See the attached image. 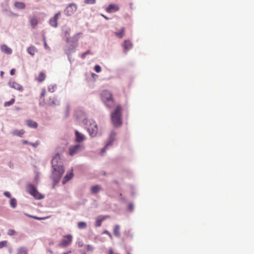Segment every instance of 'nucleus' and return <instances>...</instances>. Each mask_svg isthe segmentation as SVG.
Returning <instances> with one entry per match:
<instances>
[{"mask_svg":"<svg viewBox=\"0 0 254 254\" xmlns=\"http://www.w3.org/2000/svg\"><path fill=\"white\" fill-rule=\"evenodd\" d=\"M52 167L54 172L53 175L54 176V182L56 183L59 182L64 172V167L62 164L61 158L59 154H57L53 157L52 161Z\"/></svg>","mask_w":254,"mask_h":254,"instance_id":"1","label":"nucleus"},{"mask_svg":"<svg viewBox=\"0 0 254 254\" xmlns=\"http://www.w3.org/2000/svg\"><path fill=\"white\" fill-rule=\"evenodd\" d=\"M122 107L121 105H118L116 106V109L111 113V120L113 125L115 127H120L122 124Z\"/></svg>","mask_w":254,"mask_h":254,"instance_id":"2","label":"nucleus"},{"mask_svg":"<svg viewBox=\"0 0 254 254\" xmlns=\"http://www.w3.org/2000/svg\"><path fill=\"white\" fill-rule=\"evenodd\" d=\"M101 98L103 102L108 108H112L114 105V100L111 92L104 90L101 93Z\"/></svg>","mask_w":254,"mask_h":254,"instance_id":"3","label":"nucleus"},{"mask_svg":"<svg viewBox=\"0 0 254 254\" xmlns=\"http://www.w3.org/2000/svg\"><path fill=\"white\" fill-rule=\"evenodd\" d=\"M83 123L84 124L87 125L88 123H89V125L88 127V131L89 133V134L91 136L94 137L95 136L98 132V128L97 125L95 123V122L92 121H89L87 119H84L83 121Z\"/></svg>","mask_w":254,"mask_h":254,"instance_id":"4","label":"nucleus"},{"mask_svg":"<svg viewBox=\"0 0 254 254\" xmlns=\"http://www.w3.org/2000/svg\"><path fill=\"white\" fill-rule=\"evenodd\" d=\"M73 236L71 234L64 236L60 241L59 246L61 248H65L70 246L72 242Z\"/></svg>","mask_w":254,"mask_h":254,"instance_id":"5","label":"nucleus"},{"mask_svg":"<svg viewBox=\"0 0 254 254\" xmlns=\"http://www.w3.org/2000/svg\"><path fill=\"white\" fill-rule=\"evenodd\" d=\"M26 188L28 192L35 199H41L44 198V196L38 191L33 185L29 184L27 185Z\"/></svg>","mask_w":254,"mask_h":254,"instance_id":"6","label":"nucleus"},{"mask_svg":"<svg viewBox=\"0 0 254 254\" xmlns=\"http://www.w3.org/2000/svg\"><path fill=\"white\" fill-rule=\"evenodd\" d=\"M77 6L75 3L69 4L64 10V13L67 16L72 15L77 10Z\"/></svg>","mask_w":254,"mask_h":254,"instance_id":"7","label":"nucleus"},{"mask_svg":"<svg viewBox=\"0 0 254 254\" xmlns=\"http://www.w3.org/2000/svg\"><path fill=\"white\" fill-rule=\"evenodd\" d=\"M83 148V147L80 144H76L74 146H71L69 148V155L70 156H73L80 152Z\"/></svg>","mask_w":254,"mask_h":254,"instance_id":"8","label":"nucleus"},{"mask_svg":"<svg viewBox=\"0 0 254 254\" xmlns=\"http://www.w3.org/2000/svg\"><path fill=\"white\" fill-rule=\"evenodd\" d=\"M60 15L61 12H58L54 16V17L50 19L49 23L52 26L56 27L58 26V20Z\"/></svg>","mask_w":254,"mask_h":254,"instance_id":"9","label":"nucleus"},{"mask_svg":"<svg viewBox=\"0 0 254 254\" xmlns=\"http://www.w3.org/2000/svg\"><path fill=\"white\" fill-rule=\"evenodd\" d=\"M29 19L32 28H35L39 23V18L36 16H32L29 17Z\"/></svg>","mask_w":254,"mask_h":254,"instance_id":"10","label":"nucleus"},{"mask_svg":"<svg viewBox=\"0 0 254 254\" xmlns=\"http://www.w3.org/2000/svg\"><path fill=\"white\" fill-rule=\"evenodd\" d=\"M110 218V216L109 215H100L98 216L96 219V222H95V226L96 227H99L101 226L102 224V222L104 221L105 219Z\"/></svg>","mask_w":254,"mask_h":254,"instance_id":"11","label":"nucleus"},{"mask_svg":"<svg viewBox=\"0 0 254 254\" xmlns=\"http://www.w3.org/2000/svg\"><path fill=\"white\" fill-rule=\"evenodd\" d=\"M120 9V7L117 4H110L108 7L106 8V11L108 13H112L118 11Z\"/></svg>","mask_w":254,"mask_h":254,"instance_id":"12","label":"nucleus"},{"mask_svg":"<svg viewBox=\"0 0 254 254\" xmlns=\"http://www.w3.org/2000/svg\"><path fill=\"white\" fill-rule=\"evenodd\" d=\"M75 141L77 142H81L85 140V136L80 133L78 131L75 130Z\"/></svg>","mask_w":254,"mask_h":254,"instance_id":"13","label":"nucleus"},{"mask_svg":"<svg viewBox=\"0 0 254 254\" xmlns=\"http://www.w3.org/2000/svg\"><path fill=\"white\" fill-rule=\"evenodd\" d=\"M9 86L16 90H17L19 91H23V87L22 86L20 85L19 84L17 83L16 82H11L9 83Z\"/></svg>","mask_w":254,"mask_h":254,"instance_id":"14","label":"nucleus"},{"mask_svg":"<svg viewBox=\"0 0 254 254\" xmlns=\"http://www.w3.org/2000/svg\"><path fill=\"white\" fill-rule=\"evenodd\" d=\"M26 125L28 126L29 127L36 128L38 125L37 123L32 120H28L26 121Z\"/></svg>","mask_w":254,"mask_h":254,"instance_id":"15","label":"nucleus"},{"mask_svg":"<svg viewBox=\"0 0 254 254\" xmlns=\"http://www.w3.org/2000/svg\"><path fill=\"white\" fill-rule=\"evenodd\" d=\"M47 104L49 106H54L58 105V101L54 97H50L47 102Z\"/></svg>","mask_w":254,"mask_h":254,"instance_id":"16","label":"nucleus"},{"mask_svg":"<svg viewBox=\"0 0 254 254\" xmlns=\"http://www.w3.org/2000/svg\"><path fill=\"white\" fill-rule=\"evenodd\" d=\"M46 78V74L43 72H40L39 75L36 77V80L39 82H43Z\"/></svg>","mask_w":254,"mask_h":254,"instance_id":"17","label":"nucleus"},{"mask_svg":"<svg viewBox=\"0 0 254 254\" xmlns=\"http://www.w3.org/2000/svg\"><path fill=\"white\" fill-rule=\"evenodd\" d=\"M113 232L115 236L119 237L120 236V226L118 225L114 226Z\"/></svg>","mask_w":254,"mask_h":254,"instance_id":"18","label":"nucleus"},{"mask_svg":"<svg viewBox=\"0 0 254 254\" xmlns=\"http://www.w3.org/2000/svg\"><path fill=\"white\" fill-rule=\"evenodd\" d=\"M115 34L118 38H122L125 35V28L122 27L119 32H115Z\"/></svg>","mask_w":254,"mask_h":254,"instance_id":"19","label":"nucleus"},{"mask_svg":"<svg viewBox=\"0 0 254 254\" xmlns=\"http://www.w3.org/2000/svg\"><path fill=\"white\" fill-rule=\"evenodd\" d=\"M24 133L25 131L22 129L20 130L16 129L13 131L12 134L13 135L21 137L24 134Z\"/></svg>","mask_w":254,"mask_h":254,"instance_id":"20","label":"nucleus"},{"mask_svg":"<svg viewBox=\"0 0 254 254\" xmlns=\"http://www.w3.org/2000/svg\"><path fill=\"white\" fill-rule=\"evenodd\" d=\"M101 190V188L99 185H95L91 188V192L93 194L98 193Z\"/></svg>","mask_w":254,"mask_h":254,"instance_id":"21","label":"nucleus"},{"mask_svg":"<svg viewBox=\"0 0 254 254\" xmlns=\"http://www.w3.org/2000/svg\"><path fill=\"white\" fill-rule=\"evenodd\" d=\"M73 176V175L72 172H70L68 174L66 175L64 177V180H63V183L64 184H65L67 182H68L72 178Z\"/></svg>","mask_w":254,"mask_h":254,"instance_id":"22","label":"nucleus"},{"mask_svg":"<svg viewBox=\"0 0 254 254\" xmlns=\"http://www.w3.org/2000/svg\"><path fill=\"white\" fill-rule=\"evenodd\" d=\"M15 7L18 9H24L25 8V4L22 2L16 1L14 3Z\"/></svg>","mask_w":254,"mask_h":254,"instance_id":"23","label":"nucleus"},{"mask_svg":"<svg viewBox=\"0 0 254 254\" xmlns=\"http://www.w3.org/2000/svg\"><path fill=\"white\" fill-rule=\"evenodd\" d=\"M17 254H29L28 250L25 248H20L18 250Z\"/></svg>","mask_w":254,"mask_h":254,"instance_id":"24","label":"nucleus"},{"mask_svg":"<svg viewBox=\"0 0 254 254\" xmlns=\"http://www.w3.org/2000/svg\"><path fill=\"white\" fill-rule=\"evenodd\" d=\"M132 46V44L129 40H126L124 42V44H123L124 48H130Z\"/></svg>","mask_w":254,"mask_h":254,"instance_id":"25","label":"nucleus"},{"mask_svg":"<svg viewBox=\"0 0 254 254\" xmlns=\"http://www.w3.org/2000/svg\"><path fill=\"white\" fill-rule=\"evenodd\" d=\"M10 205L11 207L15 208L17 205V201L15 198H12L10 200Z\"/></svg>","mask_w":254,"mask_h":254,"instance_id":"26","label":"nucleus"},{"mask_svg":"<svg viewBox=\"0 0 254 254\" xmlns=\"http://www.w3.org/2000/svg\"><path fill=\"white\" fill-rule=\"evenodd\" d=\"M15 102V99L12 98L9 101L5 102L4 104L5 107L10 106L14 104Z\"/></svg>","mask_w":254,"mask_h":254,"instance_id":"27","label":"nucleus"},{"mask_svg":"<svg viewBox=\"0 0 254 254\" xmlns=\"http://www.w3.org/2000/svg\"><path fill=\"white\" fill-rule=\"evenodd\" d=\"M77 226L79 229H84L87 227V224L84 222H79L77 224Z\"/></svg>","mask_w":254,"mask_h":254,"instance_id":"28","label":"nucleus"},{"mask_svg":"<svg viewBox=\"0 0 254 254\" xmlns=\"http://www.w3.org/2000/svg\"><path fill=\"white\" fill-rule=\"evenodd\" d=\"M124 234L125 235L126 238H131L133 237L132 234L130 233V232L129 231H125L124 232Z\"/></svg>","mask_w":254,"mask_h":254,"instance_id":"29","label":"nucleus"},{"mask_svg":"<svg viewBox=\"0 0 254 254\" xmlns=\"http://www.w3.org/2000/svg\"><path fill=\"white\" fill-rule=\"evenodd\" d=\"M96 0H84V2L87 4H92L95 3Z\"/></svg>","mask_w":254,"mask_h":254,"instance_id":"30","label":"nucleus"},{"mask_svg":"<svg viewBox=\"0 0 254 254\" xmlns=\"http://www.w3.org/2000/svg\"><path fill=\"white\" fill-rule=\"evenodd\" d=\"M7 242L6 241H3L0 242V249L5 247L7 246Z\"/></svg>","mask_w":254,"mask_h":254,"instance_id":"31","label":"nucleus"},{"mask_svg":"<svg viewBox=\"0 0 254 254\" xmlns=\"http://www.w3.org/2000/svg\"><path fill=\"white\" fill-rule=\"evenodd\" d=\"M2 51L6 54H10L12 53L11 49H2Z\"/></svg>","mask_w":254,"mask_h":254,"instance_id":"32","label":"nucleus"},{"mask_svg":"<svg viewBox=\"0 0 254 254\" xmlns=\"http://www.w3.org/2000/svg\"><path fill=\"white\" fill-rule=\"evenodd\" d=\"M27 50L28 53L32 56L34 55L36 52V49H28Z\"/></svg>","mask_w":254,"mask_h":254,"instance_id":"33","label":"nucleus"},{"mask_svg":"<svg viewBox=\"0 0 254 254\" xmlns=\"http://www.w3.org/2000/svg\"><path fill=\"white\" fill-rule=\"evenodd\" d=\"M94 70L96 72H100L101 71V68L99 65H96L94 66Z\"/></svg>","mask_w":254,"mask_h":254,"instance_id":"34","label":"nucleus"},{"mask_svg":"<svg viewBox=\"0 0 254 254\" xmlns=\"http://www.w3.org/2000/svg\"><path fill=\"white\" fill-rule=\"evenodd\" d=\"M111 144H112V141H110V142H109L108 143H107L106 144V145L105 147L104 148H102V150H101V154L104 153L105 152V151H106V148H107V147L108 146H109V145H111Z\"/></svg>","mask_w":254,"mask_h":254,"instance_id":"35","label":"nucleus"},{"mask_svg":"<svg viewBox=\"0 0 254 254\" xmlns=\"http://www.w3.org/2000/svg\"><path fill=\"white\" fill-rule=\"evenodd\" d=\"M7 234L10 236L13 235L15 234V231L13 229H9L8 231Z\"/></svg>","mask_w":254,"mask_h":254,"instance_id":"36","label":"nucleus"},{"mask_svg":"<svg viewBox=\"0 0 254 254\" xmlns=\"http://www.w3.org/2000/svg\"><path fill=\"white\" fill-rule=\"evenodd\" d=\"M46 90L45 89H43L42 90V93L41 94V96H40L41 98L42 97H44L45 96V95H46Z\"/></svg>","mask_w":254,"mask_h":254,"instance_id":"37","label":"nucleus"},{"mask_svg":"<svg viewBox=\"0 0 254 254\" xmlns=\"http://www.w3.org/2000/svg\"><path fill=\"white\" fill-rule=\"evenodd\" d=\"M4 195L6 197H8V198L10 197V196H11V194H10V192L8 191H5L4 192Z\"/></svg>","mask_w":254,"mask_h":254,"instance_id":"38","label":"nucleus"},{"mask_svg":"<svg viewBox=\"0 0 254 254\" xmlns=\"http://www.w3.org/2000/svg\"><path fill=\"white\" fill-rule=\"evenodd\" d=\"M27 216L33 218L34 219H36V220H41V219H42V218L38 217L37 216H31L30 215H27Z\"/></svg>","mask_w":254,"mask_h":254,"instance_id":"39","label":"nucleus"},{"mask_svg":"<svg viewBox=\"0 0 254 254\" xmlns=\"http://www.w3.org/2000/svg\"><path fill=\"white\" fill-rule=\"evenodd\" d=\"M104 233L108 235L111 238H112L111 234L109 231L105 230L104 231Z\"/></svg>","mask_w":254,"mask_h":254,"instance_id":"40","label":"nucleus"},{"mask_svg":"<svg viewBox=\"0 0 254 254\" xmlns=\"http://www.w3.org/2000/svg\"><path fill=\"white\" fill-rule=\"evenodd\" d=\"M39 144V143L38 142H36L35 143H30V145L33 146L34 147H36Z\"/></svg>","mask_w":254,"mask_h":254,"instance_id":"41","label":"nucleus"},{"mask_svg":"<svg viewBox=\"0 0 254 254\" xmlns=\"http://www.w3.org/2000/svg\"><path fill=\"white\" fill-rule=\"evenodd\" d=\"M15 70L13 68L11 69L10 71V73L11 75H13L15 74Z\"/></svg>","mask_w":254,"mask_h":254,"instance_id":"42","label":"nucleus"},{"mask_svg":"<svg viewBox=\"0 0 254 254\" xmlns=\"http://www.w3.org/2000/svg\"><path fill=\"white\" fill-rule=\"evenodd\" d=\"M89 53V51H88L87 52H86V53H85L82 54V55H81V58H82V59H84V58H85V57L87 53Z\"/></svg>","mask_w":254,"mask_h":254,"instance_id":"43","label":"nucleus"},{"mask_svg":"<svg viewBox=\"0 0 254 254\" xmlns=\"http://www.w3.org/2000/svg\"><path fill=\"white\" fill-rule=\"evenodd\" d=\"M133 205L132 204H130L129 205H128V209L130 210H132L133 209Z\"/></svg>","mask_w":254,"mask_h":254,"instance_id":"44","label":"nucleus"},{"mask_svg":"<svg viewBox=\"0 0 254 254\" xmlns=\"http://www.w3.org/2000/svg\"><path fill=\"white\" fill-rule=\"evenodd\" d=\"M22 143H23V144H29V145H30V142H28V141H27V140H22Z\"/></svg>","mask_w":254,"mask_h":254,"instance_id":"45","label":"nucleus"},{"mask_svg":"<svg viewBox=\"0 0 254 254\" xmlns=\"http://www.w3.org/2000/svg\"><path fill=\"white\" fill-rule=\"evenodd\" d=\"M70 253H71V251H66L65 252L63 253V254H69Z\"/></svg>","mask_w":254,"mask_h":254,"instance_id":"46","label":"nucleus"},{"mask_svg":"<svg viewBox=\"0 0 254 254\" xmlns=\"http://www.w3.org/2000/svg\"><path fill=\"white\" fill-rule=\"evenodd\" d=\"M109 254H114V251L112 249H110L109 251Z\"/></svg>","mask_w":254,"mask_h":254,"instance_id":"47","label":"nucleus"},{"mask_svg":"<svg viewBox=\"0 0 254 254\" xmlns=\"http://www.w3.org/2000/svg\"><path fill=\"white\" fill-rule=\"evenodd\" d=\"M115 135H116V134H115V132H112L111 133V136H112V135H113V136H115Z\"/></svg>","mask_w":254,"mask_h":254,"instance_id":"48","label":"nucleus"},{"mask_svg":"<svg viewBox=\"0 0 254 254\" xmlns=\"http://www.w3.org/2000/svg\"><path fill=\"white\" fill-rule=\"evenodd\" d=\"M102 16H103L106 19H109L107 17L104 16V15H102Z\"/></svg>","mask_w":254,"mask_h":254,"instance_id":"49","label":"nucleus"},{"mask_svg":"<svg viewBox=\"0 0 254 254\" xmlns=\"http://www.w3.org/2000/svg\"><path fill=\"white\" fill-rule=\"evenodd\" d=\"M49 90L51 92H53V90H51V88H49Z\"/></svg>","mask_w":254,"mask_h":254,"instance_id":"50","label":"nucleus"},{"mask_svg":"<svg viewBox=\"0 0 254 254\" xmlns=\"http://www.w3.org/2000/svg\"><path fill=\"white\" fill-rule=\"evenodd\" d=\"M127 254H131L129 252H127Z\"/></svg>","mask_w":254,"mask_h":254,"instance_id":"51","label":"nucleus"},{"mask_svg":"<svg viewBox=\"0 0 254 254\" xmlns=\"http://www.w3.org/2000/svg\"><path fill=\"white\" fill-rule=\"evenodd\" d=\"M45 46L46 47L47 46V44L46 43H45Z\"/></svg>","mask_w":254,"mask_h":254,"instance_id":"52","label":"nucleus"}]
</instances>
